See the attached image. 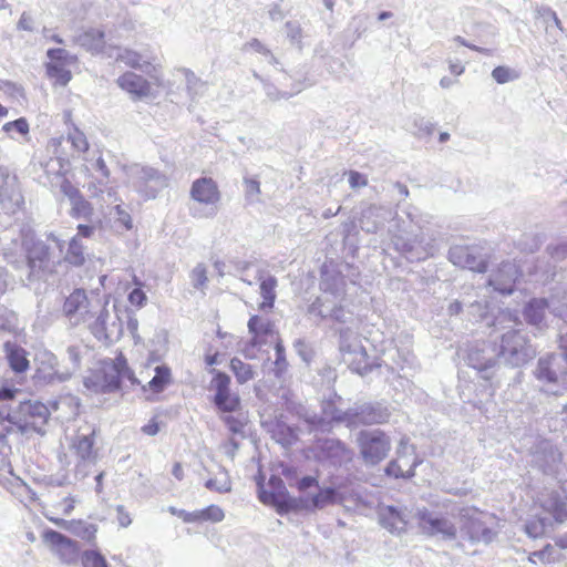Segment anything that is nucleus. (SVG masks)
Masks as SVG:
<instances>
[{
	"label": "nucleus",
	"instance_id": "f257e3e1",
	"mask_svg": "<svg viewBox=\"0 0 567 567\" xmlns=\"http://www.w3.org/2000/svg\"><path fill=\"white\" fill-rule=\"evenodd\" d=\"M518 324L517 315L509 309L498 310L492 321H487V326L493 328L494 354L513 368L524 365L536 354L527 337L516 329Z\"/></svg>",
	"mask_w": 567,
	"mask_h": 567
},
{
	"label": "nucleus",
	"instance_id": "f03ea898",
	"mask_svg": "<svg viewBox=\"0 0 567 567\" xmlns=\"http://www.w3.org/2000/svg\"><path fill=\"white\" fill-rule=\"evenodd\" d=\"M390 233L394 249L411 262L423 261L436 251L433 239H426L423 234L413 235L400 218H394Z\"/></svg>",
	"mask_w": 567,
	"mask_h": 567
},
{
	"label": "nucleus",
	"instance_id": "7ed1b4c3",
	"mask_svg": "<svg viewBox=\"0 0 567 567\" xmlns=\"http://www.w3.org/2000/svg\"><path fill=\"white\" fill-rule=\"evenodd\" d=\"M391 411L383 402H367L355 404L348 410L333 408L330 417L337 423H343L348 427L361 425L383 424L389 421Z\"/></svg>",
	"mask_w": 567,
	"mask_h": 567
},
{
	"label": "nucleus",
	"instance_id": "20e7f679",
	"mask_svg": "<svg viewBox=\"0 0 567 567\" xmlns=\"http://www.w3.org/2000/svg\"><path fill=\"white\" fill-rule=\"evenodd\" d=\"M92 336L105 346L117 342L123 334V322L115 306L109 308V302L100 303L93 319L87 323Z\"/></svg>",
	"mask_w": 567,
	"mask_h": 567
},
{
	"label": "nucleus",
	"instance_id": "39448f33",
	"mask_svg": "<svg viewBox=\"0 0 567 567\" xmlns=\"http://www.w3.org/2000/svg\"><path fill=\"white\" fill-rule=\"evenodd\" d=\"M127 177L133 189L145 200L156 198L169 183L165 173L141 164L130 166Z\"/></svg>",
	"mask_w": 567,
	"mask_h": 567
},
{
	"label": "nucleus",
	"instance_id": "423d86ee",
	"mask_svg": "<svg viewBox=\"0 0 567 567\" xmlns=\"http://www.w3.org/2000/svg\"><path fill=\"white\" fill-rule=\"evenodd\" d=\"M96 430L91 424L81 426L73 436L70 451L75 456L74 474L78 478L87 476L91 467L95 464L97 452L94 449Z\"/></svg>",
	"mask_w": 567,
	"mask_h": 567
},
{
	"label": "nucleus",
	"instance_id": "0eeeda50",
	"mask_svg": "<svg viewBox=\"0 0 567 567\" xmlns=\"http://www.w3.org/2000/svg\"><path fill=\"white\" fill-rule=\"evenodd\" d=\"M100 303V299L90 298L84 289L76 288L64 299L62 316L70 327L75 328L93 319Z\"/></svg>",
	"mask_w": 567,
	"mask_h": 567
},
{
	"label": "nucleus",
	"instance_id": "6e6552de",
	"mask_svg": "<svg viewBox=\"0 0 567 567\" xmlns=\"http://www.w3.org/2000/svg\"><path fill=\"white\" fill-rule=\"evenodd\" d=\"M357 443L363 462L372 466L383 461L391 450V440L381 430L360 431L357 435Z\"/></svg>",
	"mask_w": 567,
	"mask_h": 567
},
{
	"label": "nucleus",
	"instance_id": "1a4fd4ad",
	"mask_svg": "<svg viewBox=\"0 0 567 567\" xmlns=\"http://www.w3.org/2000/svg\"><path fill=\"white\" fill-rule=\"evenodd\" d=\"M563 361V357L559 354H547L538 359L534 375L542 384L543 391L556 395L564 388Z\"/></svg>",
	"mask_w": 567,
	"mask_h": 567
},
{
	"label": "nucleus",
	"instance_id": "9d476101",
	"mask_svg": "<svg viewBox=\"0 0 567 567\" xmlns=\"http://www.w3.org/2000/svg\"><path fill=\"white\" fill-rule=\"evenodd\" d=\"M415 518L422 534L430 537H439L443 540H455L457 527L447 517L441 516L426 507L416 509Z\"/></svg>",
	"mask_w": 567,
	"mask_h": 567
},
{
	"label": "nucleus",
	"instance_id": "9b49d317",
	"mask_svg": "<svg viewBox=\"0 0 567 567\" xmlns=\"http://www.w3.org/2000/svg\"><path fill=\"white\" fill-rule=\"evenodd\" d=\"M258 496L261 503L271 505L277 508V512L282 514L297 508V501L292 498L284 481L272 475L270 476L267 486L261 481H258Z\"/></svg>",
	"mask_w": 567,
	"mask_h": 567
},
{
	"label": "nucleus",
	"instance_id": "f8f14e48",
	"mask_svg": "<svg viewBox=\"0 0 567 567\" xmlns=\"http://www.w3.org/2000/svg\"><path fill=\"white\" fill-rule=\"evenodd\" d=\"M316 458L333 467H341L350 463L353 452L339 439H318L313 444Z\"/></svg>",
	"mask_w": 567,
	"mask_h": 567
},
{
	"label": "nucleus",
	"instance_id": "ddd939ff",
	"mask_svg": "<svg viewBox=\"0 0 567 567\" xmlns=\"http://www.w3.org/2000/svg\"><path fill=\"white\" fill-rule=\"evenodd\" d=\"M190 197L198 204L208 207L206 210H194V217L209 218L216 215V205L220 199V193L216 182L213 178L199 177L195 179L190 187Z\"/></svg>",
	"mask_w": 567,
	"mask_h": 567
},
{
	"label": "nucleus",
	"instance_id": "4468645a",
	"mask_svg": "<svg viewBox=\"0 0 567 567\" xmlns=\"http://www.w3.org/2000/svg\"><path fill=\"white\" fill-rule=\"evenodd\" d=\"M17 416L21 420V425H16L18 431L23 432L25 429H31L43 435L45 433L44 426L50 417V411L42 402L29 400L20 402Z\"/></svg>",
	"mask_w": 567,
	"mask_h": 567
},
{
	"label": "nucleus",
	"instance_id": "2eb2a0df",
	"mask_svg": "<svg viewBox=\"0 0 567 567\" xmlns=\"http://www.w3.org/2000/svg\"><path fill=\"white\" fill-rule=\"evenodd\" d=\"M467 364L475 369L481 378H493L497 367V355L494 354L492 341H482L472 346L467 353Z\"/></svg>",
	"mask_w": 567,
	"mask_h": 567
},
{
	"label": "nucleus",
	"instance_id": "dca6fc26",
	"mask_svg": "<svg viewBox=\"0 0 567 567\" xmlns=\"http://www.w3.org/2000/svg\"><path fill=\"white\" fill-rule=\"evenodd\" d=\"M532 465L548 476L557 477L561 467V453L549 441H540L532 453Z\"/></svg>",
	"mask_w": 567,
	"mask_h": 567
},
{
	"label": "nucleus",
	"instance_id": "f3484780",
	"mask_svg": "<svg viewBox=\"0 0 567 567\" xmlns=\"http://www.w3.org/2000/svg\"><path fill=\"white\" fill-rule=\"evenodd\" d=\"M43 540L63 564H75L80 557L79 543L60 532L48 529L43 533Z\"/></svg>",
	"mask_w": 567,
	"mask_h": 567
},
{
	"label": "nucleus",
	"instance_id": "a211bd4d",
	"mask_svg": "<svg viewBox=\"0 0 567 567\" xmlns=\"http://www.w3.org/2000/svg\"><path fill=\"white\" fill-rule=\"evenodd\" d=\"M214 373L212 385L215 389L214 404L223 412H235L240 406V399L236 393H231L230 378L225 372L212 369Z\"/></svg>",
	"mask_w": 567,
	"mask_h": 567
},
{
	"label": "nucleus",
	"instance_id": "6ab92c4d",
	"mask_svg": "<svg viewBox=\"0 0 567 567\" xmlns=\"http://www.w3.org/2000/svg\"><path fill=\"white\" fill-rule=\"evenodd\" d=\"M18 392V389L9 385L0 386V441L13 433L16 425H21V420L10 405Z\"/></svg>",
	"mask_w": 567,
	"mask_h": 567
},
{
	"label": "nucleus",
	"instance_id": "aec40b11",
	"mask_svg": "<svg viewBox=\"0 0 567 567\" xmlns=\"http://www.w3.org/2000/svg\"><path fill=\"white\" fill-rule=\"evenodd\" d=\"M449 260L461 268L484 274L487 270V260L474 247L456 245L449 250Z\"/></svg>",
	"mask_w": 567,
	"mask_h": 567
},
{
	"label": "nucleus",
	"instance_id": "412c9836",
	"mask_svg": "<svg viewBox=\"0 0 567 567\" xmlns=\"http://www.w3.org/2000/svg\"><path fill=\"white\" fill-rule=\"evenodd\" d=\"M519 276L517 266L512 261H503L489 275L487 285L502 295H511Z\"/></svg>",
	"mask_w": 567,
	"mask_h": 567
},
{
	"label": "nucleus",
	"instance_id": "4be33fe9",
	"mask_svg": "<svg viewBox=\"0 0 567 567\" xmlns=\"http://www.w3.org/2000/svg\"><path fill=\"white\" fill-rule=\"evenodd\" d=\"M390 218L394 220L399 217L393 216L392 209L386 206L370 204L361 208L359 223L363 231L375 234Z\"/></svg>",
	"mask_w": 567,
	"mask_h": 567
},
{
	"label": "nucleus",
	"instance_id": "5701e85b",
	"mask_svg": "<svg viewBox=\"0 0 567 567\" xmlns=\"http://www.w3.org/2000/svg\"><path fill=\"white\" fill-rule=\"evenodd\" d=\"M414 446L408 444L405 437L401 439L398 447L399 460L391 461L386 467V474L395 477L410 478L414 476V471L421 461L414 456L413 461L409 463L405 458L409 453L414 454Z\"/></svg>",
	"mask_w": 567,
	"mask_h": 567
},
{
	"label": "nucleus",
	"instance_id": "b1692460",
	"mask_svg": "<svg viewBox=\"0 0 567 567\" xmlns=\"http://www.w3.org/2000/svg\"><path fill=\"white\" fill-rule=\"evenodd\" d=\"M461 520L460 535L462 539H467L471 543L489 544L496 535V533L478 517H465V515H462Z\"/></svg>",
	"mask_w": 567,
	"mask_h": 567
},
{
	"label": "nucleus",
	"instance_id": "393cba45",
	"mask_svg": "<svg viewBox=\"0 0 567 567\" xmlns=\"http://www.w3.org/2000/svg\"><path fill=\"white\" fill-rule=\"evenodd\" d=\"M254 279L259 281V293L262 298V302L259 305V309L262 311L271 310L277 297V278L266 269L258 268Z\"/></svg>",
	"mask_w": 567,
	"mask_h": 567
},
{
	"label": "nucleus",
	"instance_id": "a878e982",
	"mask_svg": "<svg viewBox=\"0 0 567 567\" xmlns=\"http://www.w3.org/2000/svg\"><path fill=\"white\" fill-rule=\"evenodd\" d=\"M110 58H114L116 62H122L126 66L140 70L146 74H151L154 70L152 62L144 60L136 51L130 49L114 48L109 53Z\"/></svg>",
	"mask_w": 567,
	"mask_h": 567
},
{
	"label": "nucleus",
	"instance_id": "bb28decb",
	"mask_svg": "<svg viewBox=\"0 0 567 567\" xmlns=\"http://www.w3.org/2000/svg\"><path fill=\"white\" fill-rule=\"evenodd\" d=\"M324 293L318 297L308 308V313L318 317L321 320L330 319L336 312L339 305H337L338 293L328 292L327 284L322 282Z\"/></svg>",
	"mask_w": 567,
	"mask_h": 567
},
{
	"label": "nucleus",
	"instance_id": "cd10ccee",
	"mask_svg": "<svg viewBox=\"0 0 567 567\" xmlns=\"http://www.w3.org/2000/svg\"><path fill=\"white\" fill-rule=\"evenodd\" d=\"M116 82L121 89L138 99L146 97L151 93L150 82L133 72H125Z\"/></svg>",
	"mask_w": 567,
	"mask_h": 567
},
{
	"label": "nucleus",
	"instance_id": "c85d7f7f",
	"mask_svg": "<svg viewBox=\"0 0 567 567\" xmlns=\"http://www.w3.org/2000/svg\"><path fill=\"white\" fill-rule=\"evenodd\" d=\"M380 524L391 533L405 530L408 520L405 515L394 506H384L379 511Z\"/></svg>",
	"mask_w": 567,
	"mask_h": 567
},
{
	"label": "nucleus",
	"instance_id": "c756f323",
	"mask_svg": "<svg viewBox=\"0 0 567 567\" xmlns=\"http://www.w3.org/2000/svg\"><path fill=\"white\" fill-rule=\"evenodd\" d=\"M52 523H54L59 527L66 528L75 536L86 540L93 542L95 539V535L97 532V526L95 524H91L84 520H71L68 522L62 518H49Z\"/></svg>",
	"mask_w": 567,
	"mask_h": 567
},
{
	"label": "nucleus",
	"instance_id": "7c9ffc66",
	"mask_svg": "<svg viewBox=\"0 0 567 567\" xmlns=\"http://www.w3.org/2000/svg\"><path fill=\"white\" fill-rule=\"evenodd\" d=\"M343 362L355 373L365 375L372 370V364L363 346H354L352 351L342 355Z\"/></svg>",
	"mask_w": 567,
	"mask_h": 567
},
{
	"label": "nucleus",
	"instance_id": "2f4dec72",
	"mask_svg": "<svg viewBox=\"0 0 567 567\" xmlns=\"http://www.w3.org/2000/svg\"><path fill=\"white\" fill-rule=\"evenodd\" d=\"M550 309V305L544 298H535L526 303L523 310L526 322L530 326L542 328L547 310Z\"/></svg>",
	"mask_w": 567,
	"mask_h": 567
},
{
	"label": "nucleus",
	"instance_id": "473e14b6",
	"mask_svg": "<svg viewBox=\"0 0 567 567\" xmlns=\"http://www.w3.org/2000/svg\"><path fill=\"white\" fill-rule=\"evenodd\" d=\"M124 379L133 381L134 374L127 367L126 360L121 355L113 361L110 372L105 371V381L109 388L118 389Z\"/></svg>",
	"mask_w": 567,
	"mask_h": 567
},
{
	"label": "nucleus",
	"instance_id": "72a5a7b5",
	"mask_svg": "<svg viewBox=\"0 0 567 567\" xmlns=\"http://www.w3.org/2000/svg\"><path fill=\"white\" fill-rule=\"evenodd\" d=\"M75 42L92 53H99L104 48V32L97 29H89L79 34Z\"/></svg>",
	"mask_w": 567,
	"mask_h": 567
},
{
	"label": "nucleus",
	"instance_id": "f704fd0d",
	"mask_svg": "<svg viewBox=\"0 0 567 567\" xmlns=\"http://www.w3.org/2000/svg\"><path fill=\"white\" fill-rule=\"evenodd\" d=\"M540 506L553 516L556 523L561 524L567 519V505L557 493H550L546 499L542 501Z\"/></svg>",
	"mask_w": 567,
	"mask_h": 567
},
{
	"label": "nucleus",
	"instance_id": "c9c22d12",
	"mask_svg": "<svg viewBox=\"0 0 567 567\" xmlns=\"http://www.w3.org/2000/svg\"><path fill=\"white\" fill-rule=\"evenodd\" d=\"M4 349L9 365L16 373H22L29 369V360L24 349L11 342H7Z\"/></svg>",
	"mask_w": 567,
	"mask_h": 567
},
{
	"label": "nucleus",
	"instance_id": "e433bc0d",
	"mask_svg": "<svg viewBox=\"0 0 567 567\" xmlns=\"http://www.w3.org/2000/svg\"><path fill=\"white\" fill-rule=\"evenodd\" d=\"M48 260L49 247L44 243H34L32 247L28 250L27 261L31 275L42 269Z\"/></svg>",
	"mask_w": 567,
	"mask_h": 567
},
{
	"label": "nucleus",
	"instance_id": "4c0bfd02",
	"mask_svg": "<svg viewBox=\"0 0 567 567\" xmlns=\"http://www.w3.org/2000/svg\"><path fill=\"white\" fill-rule=\"evenodd\" d=\"M344 497L333 487L320 488L319 492L312 496L311 504L316 509H322L328 505L342 504Z\"/></svg>",
	"mask_w": 567,
	"mask_h": 567
},
{
	"label": "nucleus",
	"instance_id": "58836bf2",
	"mask_svg": "<svg viewBox=\"0 0 567 567\" xmlns=\"http://www.w3.org/2000/svg\"><path fill=\"white\" fill-rule=\"evenodd\" d=\"M247 326L249 333L252 336L251 339H257V341H266V337L274 332V324L271 321L257 315L249 318Z\"/></svg>",
	"mask_w": 567,
	"mask_h": 567
},
{
	"label": "nucleus",
	"instance_id": "ea45409f",
	"mask_svg": "<svg viewBox=\"0 0 567 567\" xmlns=\"http://www.w3.org/2000/svg\"><path fill=\"white\" fill-rule=\"evenodd\" d=\"M553 528V523L547 517L536 516L528 519L524 526L525 533L530 538H540L546 535V533Z\"/></svg>",
	"mask_w": 567,
	"mask_h": 567
},
{
	"label": "nucleus",
	"instance_id": "a19ab883",
	"mask_svg": "<svg viewBox=\"0 0 567 567\" xmlns=\"http://www.w3.org/2000/svg\"><path fill=\"white\" fill-rule=\"evenodd\" d=\"M339 333V349L341 355H343L346 352L352 351L354 346H362L357 328L353 329L352 327L347 326L346 328L340 329Z\"/></svg>",
	"mask_w": 567,
	"mask_h": 567
},
{
	"label": "nucleus",
	"instance_id": "79ce46f5",
	"mask_svg": "<svg viewBox=\"0 0 567 567\" xmlns=\"http://www.w3.org/2000/svg\"><path fill=\"white\" fill-rule=\"evenodd\" d=\"M172 382V373L171 369L167 365H157L155 368V375L148 382V388L154 393H161L164 389L171 384Z\"/></svg>",
	"mask_w": 567,
	"mask_h": 567
},
{
	"label": "nucleus",
	"instance_id": "37998d69",
	"mask_svg": "<svg viewBox=\"0 0 567 567\" xmlns=\"http://www.w3.org/2000/svg\"><path fill=\"white\" fill-rule=\"evenodd\" d=\"M205 487L221 494L229 493L231 491V481L228 472L224 467H220L214 478H209L205 482Z\"/></svg>",
	"mask_w": 567,
	"mask_h": 567
},
{
	"label": "nucleus",
	"instance_id": "c03bdc74",
	"mask_svg": "<svg viewBox=\"0 0 567 567\" xmlns=\"http://www.w3.org/2000/svg\"><path fill=\"white\" fill-rule=\"evenodd\" d=\"M81 349L78 346H69L66 348V360L69 362V367L66 372L60 373L58 379L60 381L68 380L73 373H75L81 367Z\"/></svg>",
	"mask_w": 567,
	"mask_h": 567
},
{
	"label": "nucleus",
	"instance_id": "a18cd8bd",
	"mask_svg": "<svg viewBox=\"0 0 567 567\" xmlns=\"http://www.w3.org/2000/svg\"><path fill=\"white\" fill-rule=\"evenodd\" d=\"M230 370L234 372L239 384H244L255 378L252 367L238 358L230 360Z\"/></svg>",
	"mask_w": 567,
	"mask_h": 567
},
{
	"label": "nucleus",
	"instance_id": "49530a36",
	"mask_svg": "<svg viewBox=\"0 0 567 567\" xmlns=\"http://www.w3.org/2000/svg\"><path fill=\"white\" fill-rule=\"evenodd\" d=\"M286 29V37L289 40V42L297 47L299 50L303 47V30L298 21H287L285 23Z\"/></svg>",
	"mask_w": 567,
	"mask_h": 567
},
{
	"label": "nucleus",
	"instance_id": "de8ad7c7",
	"mask_svg": "<svg viewBox=\"0 0 567 567\" xmlns=\"http://www.w3.org/2000/svg\"><path fill=\"white\" fill-rule=\"evenodd\" d=\"M276 360L274 362V373L276 378L281 379L287 372L288 362L286 359L285 347L282 341L278 339L275 344Z\"/></svg>",
	"mask_w": 567,
	"mask_h": 567
},
{
	"label": "nucleus",
	"instance_id": "09e8293b",
	"mask_svg": "<svg viewBox=\"0 0 567 567\" xmlns=\"http://www.w3.org/2000/svg\"><path fill=\"white\" fill-rule=\"evenodd\" d=\"M66 261L74 266H81L85 258L83 252V246L78 240L76 237H73L71 241L69 243V248L65 255Z\"/></svg>",
	"mask_w": 567,
	"mask_h": 567
},
{
	"label": "nucleus",
	"instance_id": "8fccbe9b",
	"mask_svg": "<svg viewBox=\"0 0 567 567\" xmlns=\"http://www.w3.org/2000/svg\"><path fill=\"white\" fill-rule=\"evenodd\" d=\"M47 72L50 78L55 79L61 85L68 84L72 78L71 72L64 68V64L48 63Z\"/></svg>",
	"mask_w": 567,
	"mask_h": 567
},
{
	"label": "nucleus",
	"instance_id": "3c124183",
	"mask_svg": "<svg viewBox=\"0 0 567 567\" xmlns=\"http://www.w3.org/2000/svg\"><path fill=\"white\" fill-rule=\"evenodd\" d=\"M254 78L262 82L265 93L272 102H277L281 99L288 100L293 95L292 93L278 90L274 84L266 82L257 72H254Z\"/></svg>",
	"mask_w": 567,
	"mask_h": 567
},
{
	"label": "nucleus",
	"instance_id": "603ef678",
	"mask_svg": "<svg viewBox=\"0 0 567 567\" xmlns=\"http://www.w3.org/2000/svg\"><path fill=\"white\" fill-rule=\"evenodd\" d=\"M2 130L11 137L14 138L13 133H17L21 136H25L29 134V123L24 117L17 118L14 121L8 122L2 126Z\"/></svg>",
	"mask_w": 567,
	"mask_h": 567
},
{
	"label": "nucleus",
	"instance_id": "864d4df0",
	"mask_svg": "<svg viewBox=\"0 0 567 567\" xmlns=\"http://www.w3.org/2000/svg\"><path fill=\"white\" fill-rule=\"evenodd\" d=\"M492 78L498 83V84H505L511 81L517 80L519 78V74L514 69H511L508 66L499 65L496 66L492 71Z\"/></svg>",
	"mask_w": 567,
	"mask_h": 567
},
{
	"label": "nucleus",
	"instance_id": "5fc2aeb1",
	"mask_svg": "<svg viewBox=\"0 0 567 567\" xmlns=\"http://www.w3.org/2000/svg\"><path fill=\"white\" fill-rule=\"evenodd\" d=\"M71 214L75 218H89L91 215V205L81 195L76 199L71 200Z\"/></svg>",
	"mask_w": 567,
	"mask_h": 567
},
{
	"label": "nucleus",
	"instance_id": "6e6d98bb",
	"mask_svg": "<svg viewBox=\"0 0 567 567\" xmlns=\"http://www.w3.org/2000/svg\"><path fill=\"white\" fill-rule=\"evenodd\" d=\"M68 141L71 143L73 150L79 154L89 150V142L86 136L78 128H74L73 132L69 133Z\"/></svg>",
	"mask_w": 567,
	"mask_h": 567
},
{
	"label": "nucleus",
	"instance_id": "4d7b16f0",
	"mask_svg": "<svg viewBox=\"0 0 567 567\" xmlns=\"http://www.w3.org/2000/svg\"><path fill=\"white\" fill-rule=\"evenodd\" d=\"M83 567H109L105 558L95 550H85L82 554Z\"/></svg>",
	"mask_w": 567,
	"mask_h": 567
},
{
	"label": "nucleus",
	"instance_id": "13d9d810",
	"mask_svg": "<svg viewBox=\"0 0 567 567\" xmlns=\"http://www.w3.org/2000/svg\"><path fill=\"white\" fill-rule=\"evenodd\" d=\"M413 133L419 137L430 136L434 132V124L422 116H415L413 118Z\"/></svg>",
	"mask_w": 567,
	"mask_h": 567
},
{
	"label": "nucleus",
	"instance_id": "bf43d9fd",
	"mask_svg": "<svg viewBox=\"0 0 567 567\" xmlns=\"http://www.w3.org/2000/svg\"><path fill=\"white\" fill-rule=\"evenodd\" d=\"M202 522L219 523L225 518L224 511L217 505H209L206 508L199 509Z\"/></svg>",
	"mask_w": 567,
	"mask_h": 567
},
{
	"label": "nucleus",
	"instance_id": "052dcab7",
	"mask_svg": "<svg viewBox=\"0 0 567 567\" xmlns=\"http://www.w3.org/2000/svg\"><path fill=\"white\" fill-rule=\"evenodd\" d=\"M192 285L196 289L203 290L207 284V271L203 264H198L190 272Z\"/></svg>",
	"mask_w": 567,
	"mask_h": 567
},
{
	"label": "nucleus",
	"instance_id": "680f3d73",
	"mask_svg": "<svg viewBox=\"0 0 567 567\" xmlns=\"http://www.w3.org/2000/svg\"><path fill=\"white\" fill-rule=\"evenodd\" d=\"M244 185L247 200L250 203L257 202L258 195L260 194L259 181L252 177H245Z\"/></svg>",
	"mask_w": 567,
	"mask_h": 567
},
{
	"label": "nucleus",
	"instance_id": "e2e57ef3",
	"mask_svg": "<svg viewBox=\"0 0 567 567\" xmlns=\"http://www.w3.org/2000/svg\"><path fill=\"white\" fill-rule=\"evenodd\" d=\"M330 319L339 323H348L350 327L354 326L355 321L353 312L341 305L338 306L336 312H333Z\"/></svg>",
	"mask_w": 567,
	"mask_h": 567
},
{
	"label": "nucleus",
	"instance_id": "0e129e2a",
	"mask_svg": "<svg viewBox=\"0 0 567 567\" xmlns=\"http://www.w3.org/2000/svg\"><path fill=\"white\" fill-rule=\"evenodd\" d=\"M47 54L51 60L50 63L66 64L73 60V56L66 50L60 48L49 49Z\"/></svg>",
	"mask_w": 567,
	"mask_h": 567
},
{
	"label": "nucleus",
	"instance_id": "69168bd1",
	"mask_svg": "<svg viewBox=\"0 0 567 567\" xmlns=\"http://www.w3.org/2000/svg\"><path fill=\"white\" fill-rule=\"evenodd\" d=\"M266 344V341H257V339H250L245 343L241 352L246 359L252 360L257 358V350Z\"/></svg>",
	"mask_w": 567,
	"mask_h": 567
},
{
	"label": "nucleus",
	"instance_id": "338daca9",
	"mask_svg": "<svg viewBox=\"0 0 567 567\" xmlns=\"http://www.w3.org/2000/svg\"><path fill=\"white\" fill-rule=\"evenodd\" d=\"M60 192L68 197L70 202L81 196L80 190L66 178L62 179Z\"/></svg>",
	"mask_w": 567,
	"mask_h": 567
},
{
	"label": "nucleus",
	"instance_id": "774afa93",
	"mask_svg": "<svg viewBox=\"0 0 567 567\" xmlns=\"http://www.w3.org/2000/svg\"><path fill=\"white\" fill-rule=\"evenodd\" d=\"M556 551L555 546L547 544L542 550L534 551L532 556L537 557L543 563H551L556 559L554 556Z\"/></svg>",
	"mask_w": 567,
	"mask_h": 567
}]
</instances>
